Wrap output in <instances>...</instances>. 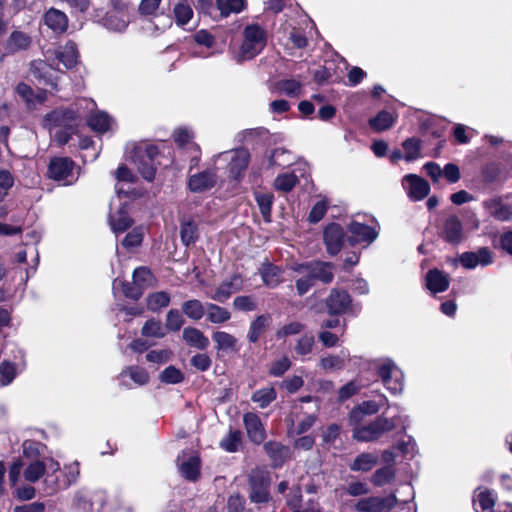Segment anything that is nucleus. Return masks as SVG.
<instances>
[{
  "label": "nucleus",
  "mask_w": 512,
  "mask_h": 512,
  "mask_svg": "<svg viewBox=\"0 0 512 512\" xmlns=\"http://www.w3.org/2000/svg\"><path fill=\"white\" fill-rule=\"evenodd\" d=\"M88 125L94 131L104 133L112 130L115 123L114 120L105 112L98 111L93 113L88 119Z\"/></svg>",
  "instance_id": "32"
},
{
  "label": "nucleus",
  "mask_w": 512,
  "mask_h": 512,
  "mask_svg": "<svg viewBox=\"0 0 512 512\" xmlns=\"http://www.w3.org/2000/svg\"><path fill=\"white\" fill-rule=\"evenodd\" d=\"M403 188L412 201L424 199L430 192L429 183L415 174H408L402 180Z\"/></svg>",
  "instance_id": "10"
},
{
  "label": "nucleus",
  "mask_w": 512,
  "mask_h": 512,
  "mask_svg": "<svg viewBox=\"0 0 512 512\" xmlns=\"http://www.w3.org/2000/svg\"><path fill=\"white\" fill-rule=\"evenodd\" d=\"M352 424L354 425L352 436L355 440L360 442L376 441L381 438L384 433L395 428V422L383 416L376 418L367 425H361L359 423Z\"/></svg>",
  "instance_id": "2"
},
{
  "label": "nucleus",
  "mask_w": 512,
  "mask_h": 512,
  "mask_svg": "<svg viewBox=\"0 0 512 512\" xmlns=\"http://www.w3.org/2000/svg\"><path fill=\"white\" fill-rule=\"evenodd\" d=\"M144 236V228L136 227L132 229L122 240V245L127 248L139 246L142 243Z\"/></svg>",
  "instance_id": "60"
},
{
  "label": "nucleus",
  "mask_w": 512,
  "mask_h": 512,
  "mask_svg": "<svg viewBox=\"0 0 512 512\" xmlns=\"http://www.w3.org/2000/svg\"><path fill=\"white\" fill-rule=\"evenodd\" d=\"M77 106H79V108L76 110L53 111L46 115L44 119V126L51 132L55 130L53 133L54 139L61 145L66 144L74 132V128L70 123L83 116V113L80 112L82 107L88 111H94L95 102L93 100L82 99L77 103Z\"/></svg>",
  "instance_id": "1"
},
{
  "label": "nucleus",
  "mask_w": 512,
  "mask_h": 512,
  "mask_svg": "<svg viewBox=\"0 0 512 512\" xmlns=\"http://www.w3.org/2000/svg\"><path fill=\"white\" fill-rule=\"evenodd\" d=\"M181 241L188 246L198 238L197 226L193 221H185L181 224Z\"/></svg>",
  "instance_id": "55"
},
{
  "label": "nucleus",
  "mask_w": 512,
  "mask_h": 512,
  "mask_svg": "<svg viewBox=\"0 0 512 512\" xmlns=\"http://www.w3.org/2000/svg\"><path fill=\"white\" fill-rule=\"evenodd\" d=\"M183 340L191 347L204 350L209 346V339L204 333L194 327H186L182 333Z\"/></svg>",
  "instance_id": "28"
},
{
  "label": "nucleus",
  "mask_w": 512,
  "mask_h": 512,
  "mask_svg": "<svg viewBox=\"0 0 512 512\" xmlns=\"http://www.w3.org/2000/svg\"><path fill=\"white\" fill-rule=\"evenodd\" d=\"M45 474V465L43 462H32L24 471V477L29 482L38 481Z\"/></svg>",
  "instance_id": "58"
},
{
  "label": "nucleus",
  "mask_w": 512,
  "mask_h": 512,
  "mask_svg": "<svg viewBox=\"0 0 512 512\" xmlns=\"http://www.w3.org/2000/svg\"><path fill=\"white\" fill-rule=\"evenodd\" d=\"M217 8L222 16L240 13L246 8V0H216Z\"/></svg>",
  "instance_id": "39"
},
{
  "label": "nucleus",
  "mask_w": 512,
  "mask_h": 512,
  "mask_svg": "<svg viewBox=\"0 0 512 512\" xmlns=\"http://www.w3.org/2000/svg\"><path fill=\"white\" fill-rule=\"evenodd\" d=\"M266 453L276 466L281 465L288 457V448L276 442H268L264 445Z\"/></svg>",
  "instance_id": "42"
},
{
  "label": "nucleus",
  "mask_w": 512,
  "mask_h": 512,
  "mask_svg": "<svg viewBox=\"0 0 512 512\" xmlns=\"http://www.w3.org/2000/svg\"><path fill=\"white\" fill-rule=\"evenodd\" d=\"M350 355L347 350H341L339 354L328 355L321 358L319 366L324 371H336L343 369L345 362L349 359Z\"/></svg>",
  "instance_id": "30"
},
{
  "label": "nucleus",
  "mask_w": 512,
  "mask_h": 512,
  "mask_svg": "<svg viewBox=\"0 0 512 512\" xmlns=\"http://www.w3.org/2000/svg\"><path fill=\"white\" fill-rule=\"evenodd\" d=\"M464 268L473 269L478 265L487 266L492 263V255L488 248H481L477 252H465L457 260Z\"/></svg>",
  "instance_id": "16"
},
{
  "label": "nucleus",
  "mask_w": 512,
  "mask_h": 512,
  "mask_svg": "<svg viewBox=\"0 0 512 512\" xmlns=\"http://www.w3.org/2000/svg\"><path fill=\"white\" fill-rule=\"evenodd\" d=\"M159 378L163 383L177 384L183 380V374L178 368L169 366L161 372Z\"/></svg>",
  "instance_id": "61"
},
{
  "label": "nucleus",
  "mask_w": 512,
  "mask_h": 512,
  "mask_svg": "<svg viewBox=\"0 0 512 512\" xmlns=\"http://www.w3.org/2000/svg\"><path fill=\"white\" fill-rule=\"evenodd\" d=\"M153 283V276L146 267H138L133 272V283H125L118 279L113 282V290L117 291L121 287L122 292L128 298L137 300L141 297L145 287Z\"/></svg>",
  "instance_id": "4"
},
{
  "label": "nucleus",
  "mask_w": 512,
  "mask_h": 512,
  "mask_svg": "<svg viewBox=\"0 0 512 512\" xmlns=\"http://www.w3.org/2000/svg\"><path fill=\"white\" fill-rule=\"evenodd\" d=\"M127 377L139 386L146 385L150 379L148 372L139 366H128L119 374L120 384L124 387L130 388L129 383L126 380Z\"/></svg>",
  "instance_id": "22"
},
{
  "label": "nucleus",
  "mask_w": 512,
  "mask_h": 512,
  "mask_svg": "<svg viewBox=\"0 0 512 512\" xmlns=\"http://www.w3.org/2000/svg\"><path fill=\"white\" fill-rule=\"evenodd\" d=\"M16 92L29 107H34L46 100L45 92L38 91L35 93L32 88L25 83H19L16 87Z\"/></svg>",
  "instance_id": "31"
},
{
  "label": "nucleus",
  "mask_w": 512,
  "mask_h": 512,
  "mask_svg": "<svg viewBox=\"0 0 512 512\" xmlns=\"http://www.w3.org/2000/svg\"><path fill=\"white\" fill-rule=\"evenodd\" d=\"M184 324V319L179 310L171 309L166 315V329L170 331H178Z\"/></svg>",
  "instance_id": "63"
},
{
  "label": "nucleus",
  "mask_w": 512,
  "mask_h": 512,
  "mask_svg": "<svg viewBox=\"0 0 512 512\" xmlns=\"http://www.w3.org/2000/svg\"><path fill=\"white\" fill-rule=\"evenodd\" d=\"M255 199L264 219L270 221L273 196L270 193L257 192L255 193Z\"/></svg>",
  "instance_id": "56"
},
{
  "label": "nucleus",
  "mask_w": 512,
  "mask_h": 512,
  "mask_svg": "<svg viewBox=\"0 0 512 512\" xmlns=\"http://www.w3.org/2000/svg\"><path fill=\"white\" fill-rule=\"evenodd\" d=\"M182 310L187 317L193 320L201 319L206 312V309L202 303L196 299L184 302L182 305Z\"/></svg>",
  "instance_id": "49"
},
{
  "label": "nucleus",
  "mask_w": 512,
  "mask_h": 512,
  "mask_svg": "<svg viewBox=\"0 0 512 512\" xmlns=\"http://www.w3.org/2000/svg\"><path fill=\"white\" fill-rule=\"evenodd\" d=\"M298 179L294 173H283L276 177L274 187L280 192H290L297 184Z\"/></svg>",
  "instance_id": "48"
},
{
  "label": "nucleus",
  "mask_w": 512,
  "mask_h": 512,
  "mask_svg": "<svg viewBox=\"0 0 512 512\" xmlns=\"http://www.w3.org/2000/svg\"><path fill=\"white\" fill-rule=\"evenodd\" d=\"M141 333L143 336L154 338H163L166 335L161 322L154 319L148 320L144 324Z\"/></svg>",
  "instance_id": "57"
},
{
  "label": "nucleus",
  "mask_w": 512,
  "mask_h": 512,
  "mask_svg": "<svg viewBox=\"0 0 512 512\" xmlns=\"http://www.w3.org/2000/svg\"><path fill=\"white\" fill-rule=\"evenodd\" d=\"M79 476V464L78 462H73L67 466H65L64 470V478L61 480L56 478L53 480V486L57 488H65L70 484L74 483Z\"/></svg>",
  "instance_id": "40"
},
{
  "label": "nucleus",
  "mask_w": 512,
  "mask_h": 512,
  "mask_svg": "<svg viewBox=\"0 0 512 512\" xmlns=\"http://www.w3.org/2000/svg\"><path fill=\"white\" fill-rule=\"evenodd\" d=\"M305 325L298 321H292L285 324L276 332L278 338H284L287 336L297 335L304 331Z\"/></svg>",
  "instance_id": "62"
},
{
  "label": "nucleus",
  "mask_w": 512,
  "mask_h": 512,
  "mask_svg": "<svg viewBox=\"0 0 512 512\" xmlns=\"http://www.w3.org/2000/svg\"><path fill=\"white\" fill-rule=\"evenodd\" d=\"M44 23L54 32L63 33L67 29L68 18L64 12L50 8L44 15Z\"/></svg>",
  "instance_id": "23"
},
{
  "label": "nucleus",
  "mask_w": 512,
  "mask_h": 512,
  "mask_svg": "<svg viewBox=\"0 0 512 512\" xmlns=\"http://www.w3.org/2000/svg\"><path fill=\"white\" fill-rule=\"evenodd\" d=\"M73 169L74 163L72 160L67 157H55L50 161L48 176L55 181L70 185L76 180Z\"/></svg>",
  "instance_id": "8"
},
{
  "label": "nucleus",
  "mask_w": 512,
  "mask_h": 512,
  "mask_svg": "<svg viewBox=\"0 0 512 512\" xmlns=\"http://www.w3.org/2000/svg\"><path fill=\"white\" fill-rule=\"evenodd\" d=\"M350 305V295L344 290L333 289L326 299V307L330 314L345 313Z\"/></svg>",
  "instance_id": "17"
},
{
  "label": "nucleus",
  "mask_w": 512,
  "mask_h": 512,
  "mask_svg": "<svg viewBox=\"0 0 512 512\" xmlns=\"http://www.w3.org/2000/svg\"><path fill=\"white\" fill-rule=\"evenodd\" d=\"M242 434L240 431H230L229 434L221 440L220 446L227 452H235L241 444Z\"/></svg>",
  "instance_id": "59"
},
{
  "label": "nucleus",
  "mask_w": 512,
  "mask_h": 512,
  "mask_svg": "<svg viewBox=\"0 0 512 512\" xmlns=\"http://www.w3.org/2000/svg\"><path fill=\"white\" fill-rule=\"evenodd\" d=\"M132 153V162L134 163L138 172L147 181H152L156 172L154 157L158 154L157 148L152 145H133Z\"/></svg>",
  "instance_id": "5"
},
{
  "label": "nucleus",
  "mask_w": 512,
  "mask_h": 512,
  "mask_svg": "<svg viewBox=\"0 0 512 512\" xmlns=\"http://www.w3.org/2000/svg\"><path fill=\"white\" fill-rule=\"evenodd\" d=\"M132 224L125 206L121 204V207L115 213L110 215V225L114 233H121L128 229Z\"/></svg>",
  "instance_id": "33"
},
{
  "label": "nucleus",
  "mask_w": 512,
  "mask_h": 512,
  "mask_svg": "<svg viewBox=\"0 0 512 512\" xmlns=\"http://www.w3.org/2000/svg\"><path fill=\"white\" fill-rule=\"evenodd\" d=\"M207 320L214 324H221L231 318V313L223 307L209 303L206 306Z\"/></svg>",
  "instance_id": "38"
},
{
  "label": "nucleus",
  "mask_w": 512,
  "mask_h": 512,
  "mask_svg": "<svg viewBox=\"0 0 512 512\" xmlns=\"http://www.w3.org/2000/svg\"><path fill=\"white\" fill-rule=\"evenodd\" d=\"M378 455L375 453H362L358 455L350 465L352 471L367 472L377 463Z\"/></svg>",
  "instance_id": "34"
},
{
  "label": "nucleus",
  "mask_w": 512,
  "mask_h": 512,
  "mask_svg": "<svg viewBox=\"0 0 512 512\" xmlns=\"http://www.w3.org/2000/svg\"><path fill=\"white\" fill-rule=\"evenodd\" d=\"M294 270L300 274L310 275L313 280H319L325 284L332 282L334 278L333 265L328 262L314 261L297 265Z\"/></svg>",
  "instance_id": "9"
},
{
  "label": "nucleus",
  "mask_w": 512,
  "mask_h": 512,
  "mask_svg": "<svg viewBox=\"0 0 512 512\" xmlns=\"http://www.w3.org/2000/svg\"><path fill=\"white\" fill-rule=\"evenodd\" d=\"M402 147L404 150V158L408 162L423 157L421 153L420 140L415 137L405 140L402 144Z\"/></svg>",
  "instance_id": "45"
},
{
  "label": "nucleus",
  "mask_w": 512,
  "mask_h": 512,
  "mask_svg": "<svg viewBox=\"0 0 512 512\" xmlns=\"http://www.w3.org/2000/svg\"><path fill=\"white\" fill-rule=\"evenodd\" d=\"M212 340L215 343L217 351L237 352L238 340L235 336L225 331H216L212 334Z\"/></svg>",
  "instance_id": "27"
},
{
  "label": "nucleus",
  "mask_w": 512,
  "mask_h": 512,
  "mask_svg": "<svg viewBox=\"0 0 512 512\" xmlns=\"http://www.w3.org/2000/svg\"><path fill=\"white\" fill-rule=\"evenodd\" d=\"M249 162V153L245 149H238L230 153L229 171L237 179L247 168Z\"/></svg>",
  "instance_id": "25"
},
{
  "label": "nucleus",
  "mask_w": 512,
  "mask_h": 512,
  "mask_svg": "<svg viewBox=\"0 0 512 512\" xmlns=\"http://www.w3.org/2000/svg\"><path fill=\"white\" fill-rule=\"evenodd\" d=\"M323 238L327 252L330 255H336L344 243L343 228L339 224L332 223L325 228Z\"/></svg>",
  "instance_id": "14"
},
{
  "label": "nucleus",
  "mask_w": 512,
  "mask_h": 512,
  "mask_svg": "<svg viewBox=\"0 0 512 512\" xmlns=\"http://www.w3.org/2000/svg\"><path fill=\"white\" fill-rule=\"evenodd\" d=\"M425 285L432 294H437L447 289L448 279L443 272L432 269L426 274Z\"/></svg>",
  "instance_id": "26"
},
{
  "label": "nucleus",
  "mask_w": 512,
  "mask_h": 512,
  "mask_svg": "<svg viewBox=\"0 0 512 512\" xmlns=\"http://www.w3.org/2000/svg\"><path fill=\"white\" fill-rule=\"evenodd\" d=\"M377 373L391 393L398 394L402 392L404 386L403 373L391 360L380 362L377 366Z\"/></svg>",
  "instance_id": "7"
},
{
  "label": "nucleus",
  "mask_w": 512,
  "mask_h": 512,
  "mask_svg": "<svg viewBox=\"0 0 512 512\" xmlns=\"http://www.w3.org/2000/svg\"><path fill=\"white\" fill-rule=\"evenodd\" d=\"M104 504V495L100 493H79L74 500L75 508L80 512H101Z\"/></svg>",
  "instance_id": "13"
},
{
  "label": "nucleus",
  "mask_w": 512,
  "mask_h": 512,
  "mask_svg": "<svg viewBox=\"0 0 512 512\" xmlns=\"http://www.w3.org/2000/svg\"><path fill=\"white\" fill-rule=\"evenodd\" d=\"M496 496L490 490H479L474 496V506L476 510L480 508L482 512H490L495 505Z\"/></svg>",
  "instance_id": "35"
},
{
  "label": "nucleus",
  "mask_w": 512,
  "mask_h": 512,
  "mask_svg": "<svg viewBox=\"0 0 512 512\" xmlns=\"http://www.w3.org/2000/svg\"><path fill=\"white\" fill-rule=\"evenodd\" d=\"M146 303L149 310L156 312L169 305L170 295L165 291L154 292L148 295Z\"/></svg>",
  "instance_id": "43"
},
{
  "label": "nucleus",
  "mask_w": 512,
  "mask_h": 512,
  "mask_svg": "<svg viewBox=\"0 0 512 512\" xmlns=\"http://www.w3.org/2000/svg\"><path fill=\"white\" fill-rule=\"evenodd\" d=\"M387 405V397L382 393H378L375 399L363 401L358 407L354 408L350 413L349 420L351 423H359L363 415L376 414L381 407Z\"/></svg>",
  "instance_id": "11"
},
{
  "label": "nucleus",
  "mask_w": 512,
  "mask_h": 512,
  "mask_svg": "<svg viewBox=\"0 0 512 512\" xmlns=\"http://www.w3.org/2000/svg\"><path fill=\"white\" fill-rule=\"evenodd\" d=\"M348 232L350 233L349 241L351 245L360 243L369 245L378 236V232L374 228L357 221H352L349 224Z\"/></svg>",
  "instance_id": "12"
},
{
  "label": "nucleus",
  "mask_w": 512,
  "mask_h": 512,
  "mask_svg": "<svg viewBox=\"0 0 512 512\" xmlns=\"http://www.w3.org/2000/svg\"><path fill=\"white\" fill-rule=\"evenodd\" d=\"M314 345V335L312 333H304L297 339L294 350L297 355L306 356L313 351Z\"/></svg>",
  "instance_id": "47"
},
{
  "label": "nucleus",
  "mask_w": 512,
  "mask_h": 512,
  "mask_svg": "<svg viewBox=\"0 0 512 512\" xmlns=\"http://www.w3.org/2000/svg\"><path fill=\"white\" fill-rule=\"evenodd\" d=\"M276 391L273 387H264L255 391L251 397L252 401L257 403L260 408H266L276 399Z\"/></svg>",
  "instance_id": "46"
},
{
  "label": "nucleus",
  "mask_w": 512,
  "mask_h": 512,
  "mask_svg": "<svg viewBox=\"0 0 512 512\" xmlns=\"http://www.w3.org/2000/svg\"><path fill=\"white\" fill-rule=\"evenodd\" d=\"M484 207L488 213L500 221H507L512 218V209L510 206L503 204L501 200L490 199L484 202Z\"/></svg>",
  "instance_id": "29"
},
{
  "label": "nucleus",
  "mask_w": 512,
  "mask_h": 512,
  "mask_svg": "<svg viewBox=\"0 0 512 512\" xmlns=\"http://www.w3.org/2000/svg\"><path fill=\"white\" fill-rule=\"evenodd\" d=\"M260 274L265 285L276 287L280 283L281 270L272 264H263L260 268Z\"/></svg>",
  "instance_id": "37"
},
{
  "label": "nucleus",
  "mask_w": 512,
  "mask_h": 512,
  "mask_svg": "<svg viewBox=\"0 0 512 512\" xmlns=\"http://www.w3.org/2000/svg\"><path fill=\"white\" fill-rule=\"evenodd\" d=\"M18 374L17 366L4 361L0 364V387L9 385Z\"/></svg>",
  "instance_id": "54"
},
{
  "label": "nucleus",
  "mask_w": 512,
  "mask_h": 512,
  "mask_svg": "<svg viewBox=\"0 0 512 512\" xmlns=\"http://www.w3.org/2000/svg\"><path fill=\"white\" fill-rule=\"evenodd\" d=\"M129 23V17L124 12L113 11L110 12L106 18V26L108 29L116 32H122L126 29Z\"/></svg>",
  "instance_id": "36"
},
{
  "label": "nucleus",
  "mask_w": 512,
  "mask_h": 512,
  "mask_svg": "<svg viewBox=\"0 0 512 512\" xmlns=\"http://www.w3.org/2000/svg\"><path fill=\"white\" fill-rule=\"evenodd\" d=\"M395 122V117L388 111H380L374 118L369 120L370 127L381 132L390 128Z\"/></svg>",
  "instance_id": "41"
},
{
  "label": "nucleus",
  "mask_w": 512,
  "mask_h": 512,
  "mask_svg": "<svg viewBox=\"0 0 512 512\" xmlns=\"http://www.w3.org/2000/svg\"><path fill=\"white\" fill-rule=\"evenodd\" d=\"M395 477V470L392 466H385L375 471L372 476V483L375 486H384L390 483Z\"/></svg>",
  "instance_id": "53"
},
{
  "label": "nucleus",
  "mask_w": 512,
  "mask_h": 512,
  "mask_svg": "<svg viewBox=\"0 0 512 512\" xmlns=\"http://www.w3.org/2000/svg\"><path fill=\"white\" fill-rule=\"evenodd\" d=\"M270 475L265 468L254 469L249 478L250 493L249 497L252 502L264 503L270 500Z\"/></svg>",
  "instance_id": "6"
},
{
  "label": "nucleus",
  "mask_w": 512,
  "mask_h": 512,
  "mask_svg": "<svg viewBox=\"0 0 512 512\" xmlns=\"http://www.w3.org/2000/svg\"><path fill=\"white\" fill-rule=\"evenodd\" d=\"M277 89L290 97H297L302 90V84L295 79H285L277 83Z\"/></svg>",
  "instance_id": "52"
},
{
  "label": "nucleus",
  "mask_w": 512,
  "mask_h": 512,
  "mask_svg": "<svg viewBox=\"0 0 512 512\" xmlns=\"http://www.w3.org/2000/svg\"><path fill=\"white\" fill-rule=\"evenodd\" d=\"M174 16L177 25L184 26L186 25L193 16V10L191 6L186 1H181L174 7Z\"/></svg>",
  "instance_id": "50"
},
{
  "label": "nucleus",
  "mask_w": 512,
  "mask_h": 512,
  "mask_svg": "<svg viewBox=\"0 0 512 512\" xmlns=\"http://www.w3.org/2000/svg\"><path fill=\"white\" fill-rule=\"evenodd\" d=\"M243 280L240 275H233L230 279L223 281L210 296L217 302H225L233 293L242 289Z\"/></svg>",
  "instance_id": "19"
},
{
  "label": "nucleus",
  "mask_w": 512,
  "mask_h": 512,
  "mask_svg": "<svg viewBox=\"0 0 512 512\" xmlns=\"http://www.w3.org/2000/svg\"><path fill=\"white\" fill-rule=\"evenodd\" d=\"M31 69L35 76L39 78H43L47 83L55 86L52 74H50V70H52V66L42 60H35L31 63Z\"/></svg>",
  "instance_id": "51"
},
{
  "label": "nucleus",
  "mask_w": 512,
  "mask_h": 512,
  "mask_svg": "<svg viewBox=\"0 0 512 512\" xmlns=\"http://www.w3.org/2000/svg\"><path fill=\"white\" fill-rule=\"evenodd\" d=\"M292 159L293 157L290 152L285 149L278 148L273 151L270 158V163L272 165L285 167L291 164Z\"/></svg>",
  "instance_id": "64"
},
{
  "label": "nucleus",
  "mask_w": 512,
  "mask_h": 512,
  "mask_svg": "<svg viewBox=\"0 0 512 512\" xmlns=\"http://www.w3.org/2000/svg\"><path fill=\"white\" fill-rule=\"evenodd\" d=\"M215 183V173L212 170H207L191 175L188 180V187L192 192H203L212 188Z\"/></svg>",
  "instance_id": "21"
},
{
  "label": "nucleus",
  "mask_w": 512,
  "mask_h": 512,
  "mask_svg": "<svg viewBox=\"0 0 512 512\" xmlns=\"http://www.w3.org/2000/svg\"><path fill=\"white\" fill-rule=\"evenodd\" d=\"M55 57L65 68L71 69L78 62V50L76 44L73 42H67L65 45L60 46L55 51Z\"/></svg>",
  "instance_id": "24"
},
{
  "label": "nucleus",
  "mask_w": 512,
  "mask_h": 512,
  "mask_svg": "<svg viewBox=\"0 0 512 512\" xmlns=\"http://www.w3.org/2000/svg\"><path fill=\"white\" fill-rule=\"evenodd\" d=\"M243 42L240 48L241 60H249L258 55L266 45V33L257 24L248 25L243 32Z\"/></svg>",
  "instance_id": "3"
},
{
  "label": "nucleus",
  "mask_w": 512,
  "mask_h": 512,
  "mask_svg": "<svg viewBox=\"0 0 512 512\" xmlns=\"http://www.w3.org/2000/svg\"><path fill=\"white\" fill-rule=\"evenodd\" d=\"M270 323V317L267 315L258 316L250 325L248 332V340L255 343L260 335L265 331Z\"/></svg>",
  "instance_id": "44"
},
{
  "label": "nucleus",
  "mask_w": 512,
  "mask_h": 512,
  "mask_svg": "<svg viewBox=\"0 0 512 512\" xmlns=\"http://www.w3.org/2000/svg\"><path fill=\"white\" fill-rule=\"evenodd\" d=\"M181 475L190 481H195L200 474V459L196 453H185L178 457Z\"/></svg>",
  "instance_id": "15"
},
{
  "label": "nucleus",
  "mask_w": 512,
  "mask_h": 512,
  "mask_svg": "<svg viewBox=\"0 0 512 512\" xmlns=\"http://www.w3.org/2000/svg\"><path fill=\"white\" fill-rule=\"evenodd\" d=\"M397 503L395 495H390L385 498L381 497H369L361 499L356 504L358 511L374 512L377 509L394 508Z\"/></svg>",
  "instance_id": "20"
},
{
  "label": "nucleus",
  "mask_w": 512,
  "mask_h": 512,
  "mask_svg": "<svg viewBox=\"0 0 512 512\" xmlns=\"http://www.w3.org/2000/svg\"><path fill=\"white\" fill-rule=\"evenodd\" d=\"M243 422L249 439L260 444L265 440L266 434L260 418L252 412H248L243 416Z\"/></svg>",
  "instance_id": "18"
}]
</instances>
